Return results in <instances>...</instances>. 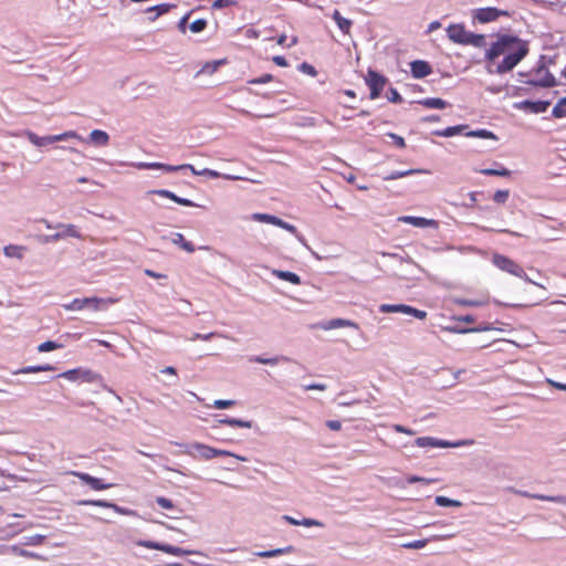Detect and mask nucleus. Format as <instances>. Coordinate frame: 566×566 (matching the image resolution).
I'll return each instance as SVG.
<instances>
[{
	"label": "nucleus",
	"mask_w": 566,
	"mask_h": 566,
	"mask_svg": "<svg viewBox=\"0 0 566 566\" xmlns=\"http://www.w3.org/2000/svg\"><path fill=\"white\" fill-rule=\"evenodd\" d=\"M528 51V43L518 36L500 35L485 51V69L490 74H505L512 71Z\"/></svg>",
	"instance_id": "1"
},
{
	"label": "nucleus",
	"mask_w": 566,
	"mask_h": 566,
	"mask_svg": "<svg viewBox=\"0 0 566 566\" xmlns=\"http://www.w3.org/2000/svg\"><path fill=\"white\" fill-rule=\"evenodd\" d=\"M186 453L189 454L190 457H192L193 459L206 460V461L211 460L216 457H235L237 459H239L241 461L247 460L245 458L235 455L230 451L216 449V448H212L210 446L199 443V442L190 444L188 447V449L186 450Z\"/></svg>",
	"instance_id": "2"
},
{
	"label": "nucleus",
	"mask_w": 566,
	"mask_h": 566,
	"mask_svg": "<svg viewBox=\"0 0 566 566\" xmlns=\"http://www.w3.org/2000/svg\"><path fill=\"white\" fill-rule=\"evenodd\" d=\"M48 229L54 230V233L48 234L43 237L42 240H40V243L43 244H50V243H57L61 241H66L69 238H81L80 232L77 231L76 227L73 224H63L59 223L55 227H52L49 224L48 221H44Z\"/></svg>",
	"instance_id": "3"
},
{
	"label": "nucleus",
	"mask_w": 566,
	"mask_h": 566,
	"mask_svg": "<svg viewBox=\"0 0 566 566\" xmlns=\"http://www.w3.org/2000/svg\"><path fill=\"white\" fill-rule=\"evenodd\" d=\"M416 446L420 448H458L462 446H471L473 444L472 440L468 441H459V442H449L446 440H439L432 437H420L416 439Z\"/></svg>",
	"instance_id": "4"
},
{
	"label": "nucleus",
	"mask_w": 566,
	"mask_h": 566,
	"mask_svg": "<svg viewBox=\"0 0 566 566\" xmlns=\"http://www.w3.org/2000/svg\"><path fill=\"white\" fill-rule=\"evenodd\" d=\"M493 263L500 270L505 271L514 276L522 279L526 275L525 271L520 264L502 254L495 253L493 255Z\"/></svg>",
	"instance_id": "5"
},
{
	"label": "nucleus",
	"mask_w": 566,
	"mask_h": 566,
	"mask_svg": "<svg viewBox=\"0 0 566 566\" xmlns=\"http://www.w3.org/2000/svg\"><path fill=\"white\" fill-rule=\"evenodd\" d=\"M379 311L381 313H403L412 315L418 319H426L427 317V312L406 304H381Z\"/></svg>",
	"instance_id": "6"
},
{
	"label": "nucleus",
	"mask_w": 566,
	"mask_h": 566,
	"mask_svg": "<svg viewBox=\"0 0 566 566\" xmlns=\"http://www.w3.org/2000/svg\"><path fill=\"white\" fill-rule=\"evenodd\" d=\"M526 84L539 87H553L557 83L554 75L551 74L545 66L542 65L535 71L534 77L526 81Z\"/></svg>",
	"instance_id": "7"
},
{
	"label": "nucleus",
	"mask_w": 566,
	"mask_h": 566,
	"mask_svg": "<svg viewBox=\"0 0 566 566\" xmlns=\"http://www.w3.org/2000/svg\"><path fill=\"white\" fill-rule=\"evenodd\" d=\"M365 81L368 87L370 88V98H378L386 84V78L379 73L369 70L365 77Z\"/></svg>",
	"instance_id": "8"
},
{
	"label": "nucleus",
	"mask_w": 566,
	"mask_h": 566,
	"mask_svg": "<svg viewBox=\"0 0 566 566\" xmlns=\"http://www.w3.org/2000/svg\"><path fill=\"white\" fill-rule=\"evenodd\" d=\"M549 105H551V102H548V101L534 102V101L525 99L522 102L514 103L513 107L515 109L525 111V112L533 113V114H539V113L546 112L547 108L549 107Z\"/></svg>",
	"instance_id": "9"
},
{
	"label": "nucleus",
	"mask_w": 566,
	"mask_h": 566,
	"mask_svg": "<svg viewBox=\"0 0 566 566\" xmlns=\"http://www.w3.org/2000/svg\"><path fill=\"white\" fill-rule=\"evenodd\" d=\"M501 15H509L507 11H502L496 8H481L476 9L473 13V18L481 23H488L491 21H495Z\"/></svg>",
	"instance_id": "10"
},
{
	"label": "nucleus",
	"mask_w": 566,
	"mask_h": 566,
	"mask_svg": "<svg viewBox=\"0 0 566 566\" xmlns=\"http://www.w3.org/2000/svg\"><path fill=\"white\" fill-rule=\"evenodd\" d=\"M59 377L65 378L70 381L81 379L85 382H92L95 378V375L90 369L75 368L60 374Z\"/></svg>",
	"instance_id": "11"
},
{
	"label": "nucleus",
	"mask_w": 566,
	"mask_h": 566,
	"mask_svg": "<svg viewBox=\"0 0 566 566\" xmlns=\"http://www.w3.org/2000/svg\"><path fill=\"white\" fill-rule=\"evenodd\" d=\"M72 474L78 478L85 484H88L95 491H103L113 488L112 483H104L102 479L90 475L84 472H72Z\"/></svg>",
	"instance_id": "12"
},
{
	"label": "nucleus",
	"mask_w": 566,
	"mask_h": 566,
	"mask_svg": "<svg viewBox=\"0 0 566 566\" xmlns=\"http://www.w3.org/2000/svg\"><path fill=\"white\" fill-rule=\"evenodd\" d=\"M252 218L255 221L271 223V224L281 227L283 229H286V230H289L292 233H296V228L294 226L283 221L282 219H280V218H277L275 216L266 214V213H254L252 216Z\"/></svg>",
	"instance_id": "13"
},
{
	"label": "nucleus",
	"mask_w": 566,
	"mask_h": 566,
	"mask_svg": "<svg viewBox=\"0 0 566 566\" xmlns=\"http://www.w3.org/2000/svg\"><path fill=\"white\" fill-rule=\"evenodd\" d=\"M448 38L459 44H467L469 31L462 24H451L447 29Z\"/></svg>",
	"instance_id": "14"
},
{
	"label": "nucleus",
	"mask_w": 566,
	"mask_h": 566,
	"mask_svg": "<svg viewBox=\"0 0 566 566\" xmlns=\"http://www.w3.org/2000/svg\"><path fill=\"white\" fill-rule=\"evenodd\" d=\"M24 136L29 139L31 144H33L36 147H45L57 142L56 135L41 137L31 130H25Z\"/></svg>",
	"instance_id": "15"
},
{
	"label": "nucleus",
	"mask_w": 566,
	"mask_h": 566,
	"mask_svg": "<svg viewBox=\"0 0 566 566\" xmlns=\"http://www.w3.org/2000/svg\"><path fill=\"white\" fill-rule=\"evenodd\" d=\"M411 74L415 78H423L431 74L430 64L422 60H416L410 63Z\"/></svg>",
	"instance_id": "16"
},
{
	"label": "nucleus",
	"mask_w": 566,
	"mask_h": 566,
	"mask_svg": "<svg viewBox=\"0 0 566 566\" xmlns=\"http://www.w3.org/2000/svg\"><path fill=\"white\" fill-rule=\"evenodd\" d=\"M99 303L101 300L96 297L75 298L69 305H65V308L71 311H82L86 306L93 305L94 308L97 310Z\"/></svg>",
	"instance_id": "17"
},
{
	"label": "nucleus",
	"mask_w": 566,
	"mask_h": 566,
	"mask_svg": "<svg viewBox=\"0 0 566 566\" xmlns=\"http://www.w3.org/2000/svg\"><path fill=\"white\" fill-rule=\"evenodd\" d=\"M200 174H201V176H208L210 178H223L227 180H248L251 182H259V180H256V179L238 176V175L221 174L217 170H212L209 168H205V169L200 170Z\"/></svg>",
	"instance_id": "18"
},
{
	"label": "nucleus",
	"mask_w": 566,
	"mask_h": 566,
	"mask_svg": "<svg viewBox=\"0 0 566 566\" xmlns=\"http://www.w3.org/2000/svg\"><path fill=\"white\" fill-rule=\"evenodd\" d=\"M149 193H153V195H158L160 197H165V198H169L171 199L172 201L181 205V206H186V207H196L197 205L195 202H192L191 200L189 199H186V198H181V197H178L177 195H175L172 191L170 190H166V189H158V190H151L149 191Z\"/></svg>",
	"instance_id": "19"
},
{
	"label": "nucleus",
	"mask_w": 566,
	"mask_h": 566,
	"mask_svg": "<svg viewBox=\"0 0 566 566\" xmlns=\"http://www.w3.org/2000/svg\"><path fill=\"white\" fill-rule=\"evenodd\" d=\"M399 221L417 228L437 227V221L421 217L403 216L399 218Z\"/></svg>",
	"instance_id": "20"
},
{
	"label": "nucleus",
	"mask_w": 566,
	"mask_h": 566,
	"mask_svg": "<svg viewBox=\"0 0 566 566\" xmlns=\"http://www.w3.org/2000/svg\"><path fill=\"white\" fill-rule=\"evenodd\" d=\"M139 546H143L148 549L160 551V552L171 554V555H177L179 552V549L177 547H174V546L167 545V544L156 543L153 541H142V542H139Z\"/></svg>",
	"instance_id": "21"
},
{
	"label": "nucleus",
	"mask_w": 566,
	"mask_h": 566,
	"mask_svg": "<svg viewBox=\"0 0 566 566\" xmlns=\"http://www.w3.org/2000/svg\"><path fill=\"white\" fill-rule=\"evenodd\" d=\"M134 167L137 169H160L164 172H175L179 171L180 167H176L172 165H167L163 163H136L134 164Z\"/></svg>",
	"instance_id": "22"
},
{
	"label": "nucleus",
	"mask_w": 566,
	"mask_h": 566,
	"mask_svg": "<svg viewBox=\"0 0 566 566\" xmlns=\"http://www.w3.org/2000/svg\"><path fill=\"white\" fill-rule=\"evenodd\" d=\"M109 142V135L101 129H94L91 132L88 136V143H92L96 146H106Z\"/></svg>",
	"instance_id": "23"
},
{
	"label": "nucleus",
	"mask_w": 566,
	"mask_h": 566,
	"mask_svg": "<svg viewBox=\"0 0 566 566\" xmlns=\"http://www.w3.org/2000/svg\"><path fill=\"white\" fill-rule=\"evenodd\" d=\"M516 494L524 496V497H531L541 501H549V502H556V503H566V499L564 496H546L542 494H531L525 491H515Z\"/></svg>",
	"instance_id": "24"
},
{
	"label": "nucleus",
	"mask_w": 566,
	"mask_h": 566,
	"mask_svg": "<svg viewBox=\"0 0 566 566\" xmlns=\"http://www.w3.org/2000/svg\"><path fill=\"white\" fill-rule=\"evenodd\" d=\"M418 103L427 108H434V109H443L447 107L448 103L438 97H428L418 101Z\"/></svg>",
	"instance_id": "25"
},
{
	"label": "nucleus",
	"mask_w": 566,
	"mask_h": 566,
	"mask_svg": "<svg viewBox=\"0 0 566 566\" xmlns=\"http://www.w3.org/2000/svg\"><path fill=\"white\" fill-rule=\"evenodd\" d=\"M272 274L283 281H287L294 285L301 284V277L290 271L273 270Z\"/></svg>",
	"instance_id": "26"
},
{
	"label": "nucleus",
	"mask_w": 566,
	"mask_h": 566,
	"mask_svg": "<svg viewBox=\"0 0 566 566\" xmlns=\"http://www.w3.org/2000/svg\"><path fill=\"white\" fill-rule=\"evenodd\" d=\"M339 327H354L357 328L358 325L352 321L344 319V318H335L328 321L326 324L323 325L324 329H333V328H339Z\"/></svg>",
	"instance_id": "27"
},
{
	"label": "nucleus",
	"mask_w": 566,
	"mask_h": 566,
	"mask_svg": "<svg viewBox=\"0 0 566 566\" xmlns=\"http://www.w3.org/2000/svg\"><path fill=\"white\" fill-rule=\"evenodd\" d=\"M332 18L333 20L336 22L337 27L345 33H349V30H350V27L353 24V22L344 17H342V14L339 13L338 10H334L333 14H332Z\"/></svg>",
	"instance_id": "28"
},
{
	"label": "nucleus",
	"mask_w": 566,
	"mask_h": 566,
	"mask_svg": "<svg viewBox=\"0 0 566 566\" xmlns=\"http://www.w3.org/2000/svg\"><path fill=\"white\" fill-rule=\"evenodd\" d=\"M292 552H294V547L289 545L283 548L258 552L255 555L261 558H268V557H275V556H280V555H284V554H290Z\"/></svg>",
	"instance_id": "29"
},
{
	"label": "nucleus",
	"mask_w": 566,
	"mask_h": 566,
	"mask_svg": "<svg viewBox=\"0 0 566 566\" xmlns=\"http://www.w3.org/2000/svg\"><path fill=\"white\" fill-rule=\"evenodd\" d=\"M428 172L424 169H409V170H395L389 175L384 177V180H396L406 176L415 175V174H424Z\"/></svg>",
	"instance_id": "30"
},
{
	"label": "nucleus",
	"mask_w": 566,
	"mask_h": 566,
	"mask_svg": "<svg viewBox=\"0 0 566 566\" xmlns=\"http://www.w3.org/2000/svg\"><path fill=\"white\" fill-rule=\"evenodd\" d=\"M499 166V168H485V169H480L479 172L482 174V175H485V176H500V177H509L511 176V171L501 166L500 164H496Z\"/></svg>",
	"instance_id": "31"
},
{
	"label": "nucleus",
	"mask_w": 566,
	"mask_h": 566,
	"mask_svg": "<svg viewBox=\"0 0 566 566\" xmlns=\"http://www.w3.org/2000/svg\"><path fill=\"white\" fill-rule=\"evenodd\" d=\"M55 370V367L52 365H38V366H28L24 367L14 374H35L41 371H52Z\"/></svg>",
	"instance_id": "32"
},
{
	"label": "nucleus",
	"mask_w": 566,
	"mask_h": 566,
	"mask_svg": "<svg viewBox=\"0 0 566 566\" xmlns=\"http://www.w3.org/2000/svg\"><path fill=\"white\" fill-rule=\"evenodd\" d=\"M465 127L464 125L450 126L441 130H434L433 134L441 137H452L460 134Z\"/></svg>",
	"instance_id": "33"
},
{
	"label": "nucleus",
	"mask_w": 566,
	"mask_h": 566,
	"mask_svg": "<svg viewBox=\"0 0 566 566\" xmlns=\"http://www.w3.org/2000/svg\"><path fill=\"white\" fill-rule=\"evenodd\" d=\"M172 8H175V4L170 3H163L148 8L147 12L156 11L155 18H149V20L155 21L159 15L168 13Z\"/></svg>",
	"instance_id": "34"
},
{
	"label": "nucleus",
	"mask_w": 566,
	"mask_h": 566,
	"mask_svg": "<svg viewBox=\"0 0 566 566\" xmlns=\"http://www.w3.org/2000/svg\"><path fill=\"white\" fill-rule=\"evenodd\" d=\"M219 423L227 424L230 427H239V428H251V422L241 420V419H234V418H224L219 420Z\"/></svg>",
	"instance_id": "35"
},
{
	"label": "nucleus",
	"mask_w": 566,
	"mask_h": 566,
	"mask_svg": "<svg viewBox=\"0 0 566 566\" xmlns=\"http://www.w3.org/2000/svg\"><path fill=\"white\" fill-rule=\"evenodd\" d=\"M552 115L555 118H563L566 116V96L560 98L553 107Z\"/></svg>",
	"instance_id": "36"
},
{
	"label": "nucleus",
	"mask_w": 566,
	"mask_h": 566,
	"mask_svg": "<svg viewBox=\"0 0 566 566\" xmlns=\"http://www.w3.org/2000/svg\"><path fill=\"white\" fill-rule=\"evenodd\" d=\"M468 44L473 45L475 48H482L485 45V35L469 32L468 41H467L465 45H468Z\"/></svg>",
	"instance_id": "37"
},
{
	"label": "nucleus",
	"mask_w": 566,
	"mask_h": 566,
	"mask_svg": "<svg viewBox=\"0 0 566 566\" xmlns=\"http://www.w3.org/2000/svg\"><path fill=\"white\" fill-rule=\"evenodd\" d=\"M455 303L465 307H479L488 303L486 300H472V298H457Z\"/></svg>",
	"instance_id": "38"
},
{
	"label": "nucleus",
	"mask_w": 566,
	"mask_h": 566,
	"mask_svg": "<svg viewBox=\"0 0 566 566\" xmlns=\"http://www.w3.org/2000/svg\"><path fill=\"white\" fill-rule=\"evenodd\" d=\"M223 64V60H219V61H212V62H207L202 67L201 70L199 71V74H208V75H211L213 74L218 67Z\"/></svg>",
	"instance_id": "39"
},
{
	"label": "nucleus",
	"mask_w": 566,
	"mask_h": 566,
	"mask_svg": "<svg viewBox=\"0 0 566 566\" xmlns=\"http://www.w3.org/2000/svg\"><path fill=\"white\" fill-rule=\"evenodd\" d=\"M434 502H436L437 505L443 506V507H447V506L459 507V506H461V502H459L457 500H451V499L442 496V495L437 496Z\"/></svg>",
	"instance_id": "40"
},
{
	"label": "nucleus",
	"mask_w": 566,
	"mask_h": 566,
	"mask_svg": "<svg viewBox=\"0 0 566 566\" xmlns=\"http://www.w3.org/2000/svg\"><path fill=\"white\" fill-rule=\"evenodd\" d=\"M62 347H63L62 344H59V343L53 342V340H46V342H44V343H42V344H40L38 346V350L40 353H45V352H51V350L60 349Z\"/></svg>",
	"instance_id": "41"
},
{
	"label": "nucleus",
	"mask_w": 566,
	"mask_h": 566,
	"mask_svg": "<svg viewBox=\"0 0 566 566\" xmlns=\"http://www.w3.org/2000/svg\"><path fill=\"white\" fill-rule=\"evenodd\" d=\"M467 136L480 137V138H485V139H496V136L492 132L486 130V129L471 130V132L467 133Z\"/></svg>",
	"instance_id": "42"
},
{
	"label": "nucleus",
	"mask_w": 566,
	"mask_h": 566,
	"mask_svg": "<svg viewBox=\"0 0 566 566\" xmlns=\"http://www.w3.org/2000/svg\"><path fill=\"white\" fill-rule=\"evenodd\" d=\"M81 505H92V506H99V507H112L115 509L116 505L103 500H84L80 502Z\"/></svg>",
	"instance_id": "43"
},
{
	"label": "nucleus",
	"mask_w": 566,
	"mask_h": 566,
	"mask_svg": "<svg viewBox=\"0 0 566 566\" xmlns=\"http://www.w3.org/2000/svg\"><path fill=\"white\" fill-rule=\"evenodd\" d=\"M207 20L206 19H198L190 23L189 29L192 33H200L207 28Z\"/></svg>",
	"instance_id": "44"
},
{
	"label": "nucleus",
	"mask_w": 566,
	"mask_h": 566,
	"mask_svg": "<svg viewBox=\"0 0 566 566\" xmlns=\"http://www.w3.org/2000/svg\"><path fill=\"white\" fill-rule=\"evenodd\" d=\"M169 239L171 243L180 245L181 248H192L180 233H172Z\"/></svg>",
	"instance_id": "45"
},
{
	"label": "nucleus",
	"mask_w": 566,
	"mask_h": 566,
	"mask_svg": "<svg viewBox=\"0 0 566 566\" xmlns=\"http://www.w3.org/2000/svg\"><path fill=\"white\" fill-rule=\"evenodd\" d=\"M428 544V539H417L402 544L401 546L407 549H420Z\"/></svg>",
	"instance_id": "46"
},
{
	"label": "nucleus",
	"mask_w": 566,
	"mask_h": 566,
	"mask_svg": "<svg viewBox=\"0 0 566 566\" xmlns=\"http://www.w3.org/2000/svg\"><path fill=\"white\" fill-rule=\"evenodd\" d=\"M249 360L253 361V363H259V364L272 365L273 366V365H276L280 361V358H277V357L263 358V357H260V356H253Z\"/></svg>",
	"instance_id": "47"
},
{
	"label": "nucleus",
	"mask_w": 566,
	"mask_h": 566,
	"mask_svg": "<svg viewBox=\"0 0 566 566\" xmlns=\"http://www.w3.org/2000/svg\"><path fill=\"white\" fill-rule=\"evenodd\" d=\"M509 196H510L509 190H497V191H495V193L493 196V200L496 203H505Z\"/></svg>",
	"instance_id": "48"
},
{
	"label": "nucleus",
	"mask_w": 566,
	"mask_h": 566,
	"mask_svg": "<svg viewBox=\"0 0 566 566\" xmlns=\"http://www.w3.org/2000/svg\"><path fill=\"white\" fill-rule=\"evenodd\" d=\"M234 405H235L234 400L218 399V400L213 401L212 407L216 408V409H226V408L233 407Z\"/></svg>",
	"instance_id": "49"
},
{
	"label": "nucleus",
	"mask_w": 566,
	"mask_h": 566,
	"mask_svg": "<svg viewBox=\"0 0 566 566\" xmlns=\"http://www.w3.org/2000/svg\"><path fill=\"white\" fill-rule=\"evenodd\" d=\"M156 503L161 507V509H165V510H171L175 507L174 503L171 500L167 499V497H164V496H158L156 499Z\"/></svg>",
	"instance_id": "50"
},
{
	"label": "nucleus",
	"mask_w": 566,
	"mask_h": 566,
	"mask_svg": "<svg viewBox=\"0 0 566 566\" xmlns=\"http://www.w3.org/2000/svg\"><path fill=\"white\" fill-rule=\"evenodd\" d=\"M57 142L67 140L71 138L81 139V137L77 135L74 130L64 132L62 134L56 135Z\"/></svg>",
	"instance_id": "51"
},
{
	"label": "nucleus",
	"mask_w": 566,
	"mask_h": 566,
	"mask_svg": "<svg viewBox=\"0 0 566 566\" xmlns=\"http://www.w3.org/2000/svg\"><path fill=\"white\" fill-rule=\"evenodd\" d=\"M300 71H302L303 73L305 74H308L311 76H316L317 72L315 70V67L306 62H303L300 66H298Z\"/></svg>",
	"instance_id": "52"
},
{
	"label": "nucleus",
	"mask_w": 566,
	"mask_h": 566,
	"mask_svg": "<svg viewBox=\"0 0 566 566\" xmlns=\"http://www.w3.org/2000/svg\"><path fill=\"white\" fill-rule=\"evenodd\" d=\"M273 81V76L271 74H264L260 77H255V78H252L250 80L248 83L249 84H265V83H269Z\"/></svg>",
	"instance_id": "53"
},
{
	"label": "nucleus",
	"mask_w": 566,
	"mask_h": 566,
	"mask_svg": "<svg viewBox=\"0 0 566 566\" xmlns=\"http://www.w3.org/2000/svg\"><path fill=\"white\" fill-rule=\"evenodd\" d=\"M235 3L234 0H214L212 3L213 9H222L226 7L233 6Z\"/></svg>",
	"instance_id": "54"
},
{
	"label": "nucleus",
	"mask_w": 566,
	"mask_h": 566,
	"mask_svg": "<svg viewBox=\"0 0 566 566\" xmlns=\"http://www.w3.org/2000/svg\"><path fill=\"white\" fill-rule=\"evenodd\" d=\"M407 482L409 484H413V483H417V482H423L426 484H430V483H433L434 480L426 479V478H421V476H417V475H410V476L407 478Z\"/></svg>",
	"instance_id": "55"
},
{
	"label": "nucleus",
	"mask_w": 566,
	"mask_h": 566,
	"mask_svg": "<svg viewBox=\"0 0 566 566\" xmlns=\"http://www.w3.org/2000/svg\"><path fill=\"white\" fill-rule=\"evenodd\" d=\"M388 99L392 103H400L402 102L401 95L398 93L396 88H390L388 92Z\"/></svg>",
	"instance_id": "56"
},
{
	"label": "nucleus",
	"mask_w": 566,
	"mask_h": 566,
	"mask_svg": "<svg viewBox=\"0 0 566 566\" xmlns=\"http://www.w3.org/2000/svg\"><path fill=\"white\" fill-rule=\"evenodd\" d=\"M214 336H218L217 333H209V334H199V333H196L192 335V337L190 338L191 340H198V339H201V340H209L211 339L212 337Z\"/></svg>",
	"instance_id": "57"
},
{
	"label": "nucleus",
	"mask_w": 566,
	"mask_h": 566,
	"mask_svg": "<svg viewBox=\"0 0 566 566\" xmlns=\"http://www.w3.org/2000/svg\"><path fill=\"white\" fill-rule=\"evenodd\" d=\"M387 135H388V137H390L394 140V143L398 147L403 148L406 146L405 139L401 136L394 134V133H388Z\"/></svg>",
	"instance_id": "58"
},
{
	"label": "nucleus",
	"mask_w": 566,
	"mask_h": 566,
	"mask_svg": "<svg viewBox=\"0 0 566 566\" xmlns=\"http://www.w3.org/2000/svg\"><path fill=\"white\" fill-rule=\"evenodd\" d=\"M190 13H187L186 15H184L179 22H178V30L181 32V33H186V29H187V22H188V19L190 17Z\"/></svg>",
	"instance_id": "59"
},
{
	"label": "nucleus",
	"mask_w": 566,
	"mask_h": 566,
	"mask_svg": "<svg viewBox=\"0 0 566 566\" xmlns=\"http://www.w3.org/2000/svg\"><path fill=\"white\" fill-rule=\"evenodd\" d=\"M327 386L325 384H311V385H306L304 386V390L308 391V390H319V391H324L326 390Z\"/></svg>",
	"instance_id": "60"
},
{
	"label": "nucleus",
	"mask_w": 566,
	"mask_h": 566,
	"mask_svg": "<svg viewBox=\"0 0 566 566\" xmlns=\"http://www.w3.org/2000/svg\"><path fill=\"white\" fill-rule=\"evenodd\" d=\"M326 426L333 431H339L342 429V423L338 420H328L326 421Z\"/></svg>",
	"instance_id": "61"
},
{
	"label": "nucleus",
	"mask_w": 566,
	"mask_h": 566,
	"mask_svg": "<svg viewBox=\"0 0 566 566\" xmlns=\"http://www.w3.org/2000/svg\"><path fill=\"white\" fill-rule=\"evenodd\" d=\"M272 60H273V62H274L276 65H279V66H283V67H285V66H287V65H289V64H287V61H286V59H285L284 56L275 55V56H273V59H272Z\"/></svg>",
	"instance_id": "62"
},
{
	"label": "nucleus",
	"mask_w": 566,
	"mask_h": 566,
	"mask_svg": "<svg viewBox=\"0 0 566 566\" xmlns=\"http://www.w3.org/2000/svg\"><path fill=\"white\" fill-rule=\"evenodd\" d=\"M301 525L311 527V526H321L322 524L318 521H316V520L304 518V520L301 521Z\"/></svg>",
	"instance_id": "63"
},
{
	"label": "nucleus",
	"mask_w": 566,
	"mask_h": 566,
	"mask_svg": "<svg viewBox=\"0 0 566 566\" xmlns=\"http://www.w3.org/2000/svg\"><path fill=\"white\" fill-rule=\"evenodd\" d=\"M177 167H180L179 170H184V169H190L191 172L193 175H197V176H201L200 174V170H197L192 165L190 164H184V165H178Z\"/></svg>",
	"instance_id": "64"
}]
</instances>
